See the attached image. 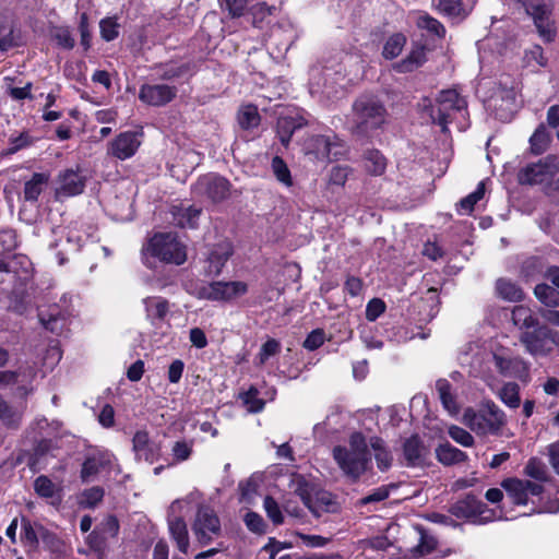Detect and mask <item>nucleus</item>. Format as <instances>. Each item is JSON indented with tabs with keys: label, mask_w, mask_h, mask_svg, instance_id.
<instances>
[{
	"label": "nucleus",
	"mask_w": 559,
	"mask_h": 559,
	"mask_svg": "<svg viewBox=\"0 0 559 559\" xmlns=\"http://www.w3.org/2000/svg\"><path fill=\"white\" fill-rule=\"evenodd\" d=\"M289 489L302 500L304 504L317 518L324 513H336L341 506L334 495L322 489L312 479L301 474H293L288 484Z\"/></svg>",
	"instance_id": "1"
},
{
	"label": "nucleus",
	"mask_w": 559,
	"mask_h": 559,
	"mask_svg": "<svg viewBox=\"0 0 559 559\" xmlns=\"http://www.w3.org/2000/svg\"><path fill=\"white\" fill-rule=\"evenodd\" d=\"M333 457L343 473L356 480L364 474L371 461L368 442L361 432L349 437V448L337 445L333 449Z\"/></svg>",
	"instance_id": "2"
},
{
	"label": "nucleus",
	"mask_w": 559,
	"mask_h": 559,
	"mask_svg": "<svg viewBox=\"0 0 559 559\" xmlns=\"http://www.w3.org/2000/svg\"><path fill=\"white\" fill-rule=\"evenodd\" d=\"M424 102H428L425 107L429 110L432 122L440 126L442 132L448 131L449 123H452L459 117L465 118L467 115L465 98L453 88L439 92L435 104H431L429 99Z\"/></svg>",
	"instance_id": "3"
},
{
	"label": "nucleus",
	"mask_w": 559,
	"mask_h": 559,
	"mask_svg": "<svg viewBox=\"0 0 559 559\" xmlns=\"http://www.w3.org/2000/svg\"><path fill=\"white\" fill-rule=\"evenodd\" d=\"M463 423L477 436H498L507 424V417L497 404L485 401L477 412L467 408L463 415Z\"/></svg>",
	"instance_id": "4"
},
{
	"label": "nucleus",
	"mask_w": 559,
	"mask_h": 559,
	"mask_svg": "<svg viewBox=\"0 0 559 559\" xmlns=\"http://www.w3.org/2000/svg\"><path fill=\"white\" fill-rule=\"evenodd\" d=\"M383 103L373 95H361L353 104L354 131L365 135L380 128L386 120Z\"/></svg>",
	"instance_id": "5"
},
{
	"label": "nucleus",
	"mask_w": 559,
	"mask_h": 559,
	"mask_svg": "<svg viewBox=\"0 0 559 559\" xmlns=\"http://www.w3.org/2000/svg\"><path fill=\"white\" fill-rule=\"evenodd\" d=\"M193 524H215L218 519L210 506L199 504L194 495H189L183 499L175 500L167 514L168 524H187L190 521Z\"/></svg>",
	"instance_id": "6"
},
{
	"label": "nucleus",
	"mask_w": 559,
	"mask_h": 559,
	"mask_svg": "<svg viewBox=\"0 0 559 559\" xmlns=\"http://www.w3.org/2000/svg\"><path fill=\"white\" fill-rule=\"evenodd\" d=\"M146 251L166 263L182 264L187 260L185 246L178 241L173 233H159L154 235L147 245Z\"/></svg>",
	"instance_id": "7"
},
{
	"label": "nucleus",
	"mask_w": 559,
	"mask_h": 559,
	"mask_svg": "<svg viewBox=\"0 0 559 559\" xmlns=\"http://www.w3.org/2000/svg\"><path fill=\"white\" fill-rule=\"evenodd\" d=\"M518 3L530 15L537 28L539 36L546 43L555 39L556 28L551 19L552 2L551 0H516Z\"/></svg>",
	"instance_id": "8"
},
{
	"label": "nucleus",
	"mask_w": 559,
	"mask_h": 559,
	"mask_svg": "<svg viewBox=\"0 0 559 559\" xmlns=\"http://www.w3.org/2000/svg\"><path fill=\"white\" fill-rule=\"evenodd\" d=\"M302 150L313 159L331 160L343 155L344 145L335 135H311L305 141Z\"/></svg>",
	"instance_id": "9"
},
{
	"label": "nucleus",
	"mask_w": 559,
	"mask_h": 559,
	"mask_svg": "<svg viewBox=\"0 0 559 559\" xmlns=\"http://www.w3.org/2000/svg\"><path fill=\"white\" fill-rule=\"evenodd\" d=\"M230 182L216 174H207L198 179L192 187L194 195L207 198L212 202H221L230 194Z\"/></svg>",
	"instance_id": "10"
},
{
	"label": "nucleus",
	"mask_w": 559,
	"mask_h": 559,
	"mask_svg": "<svg viewBox=\"0 0 559 559\" xmlns=\"http://www.w3.org/2000/svg\"><path fill=\"white\" fill-rule=\"evenodd\" d=\"M557 174H559L558 154H549L521 169L518 177L521 185H539L547 177H554Z\"/></svg>",
	"instance_id": "11"
},
{
	"label": "nucleus",
	"mask_w": 559,
	"mask_h": 559,
	"mask_svg": "<svg viewBox=\"0 0 559 559\" xmlns=\"http://www.w3.org/2000/svg\"><path fill=\"white\" fill-rule=\"evenodd\" d=\"M247 292L248 285L241 281L213 282L201 288L200 297L213 301H229Z\"/></svg>",
	"instance_id": "12"
},
{
	"label": "nucleus",
	"mask_w": 559,
	"mask_h": 559,
	"mask_svg": "<svg viewBox=\"0 0 559 559\" xmlns=\"http://www.w3.org/2000/svg\"><path fill=\"white\" fill-rule=\"evenodd\" d=\"M501 487L506 490L510 503L515 506H526L530 495L539 496L544 491L543 485L519 478L504 479Z\"/></svg>",
	"instance_id": "13"
},
{
	"label": "nucleus",
	"mask_w": 559,
	"mask_h": 559,
	"mask_svg": "<svg viewBox=\"0 0 559 559\" xmlns=\"http://www.w3.org/2000/svg\"><path fill=\"white\" fill-rule=\"evenodd\" d=\"M550 335V330L545 326H537L532 331L521 332L519 340L531 356L546 357L552 352V346L549 342Z\"/></svg>",
	"instance_id": "14"
},
{
	"label": "nucleus",
	"mask_w": 559,
	"mask_h": 559,
	"mask_svg": "<svg viewBox=\"0 0 559 559\" xmlns=\"http://www.w3.org/2000/svg\"><path fill=\"white\" fill-rule=\"evenodd\" d=\"M86 186V176L83 175L80 167L67 168L60 170L56 177V195L75 197L84 192Z\"/></svg>",
	"instance_id": "15"
},
{
	"label": "nucleus",
	"mask_w": 559,
	"mask_h": 559,
	"mask_svg": "<svg viewBox=\"0 0 559 559\" xmlns=\"http://www.w3.org/2000/svg\"><path fill=\"white\" fill-rule=\"evenodd\" d=\"M142 133L136 131H126L117 135L108 144V154L124 160L132 157L141 145Z\"/></svg>",
	"instance_id": "16"
},
{
	"label": "nucleus",
	"mask_w": 559,
	"mask_h": 559,
	"mask_svg": "<svg viewBox=\"0 0 559 559\" xmlns=\"http://www.w3.org/2000/svg\"><path fill=\"white\" fill-rule=\"evenodd\" d=\"M177 87L167 84H143L139 91V99L150 106H164L177 95Z\"/></svg>",
	"instance_id": "17"
},
{
	"label": "nucleus",
	"mask_w": 559,
	"mask_h": 559,
	"mask_svg": "<svg viewBox=\"0 0 559 559\" xmlns=\"http://www.w3.org/2000/svg\"><path fill=\"white\" fill-rule=\"evenodd\" d=\"M132 445L135 456L139 460H144L152 464L160 456L159 444L152 440L148 432L145 430H139L134 433Z\"/></svg>",
	"instance_id": "18"
},
{
	"label": "nucleus",
	"mask_w": 559,
	"mask_h": 559,
	"mask_svg": "<svg viewBox=\"0 0 559 559\" xmlns=\"http://www.w3.org/2000/svg\"><path fill=\"white\" fill-rule=\"evenodd\" d=\"M475 0H432V8L442 16L464 20L471 13Z\"/></svg>",
	"instance_id": "19"
},
{
	"label": "nucleus",
	"mask_w": 559,
	"mask_h": 559,
	"mask_svg": "<svg viewBox=\"0 0 559 559\" xmlns=\"http://www.w3.org/2000/svg\"><path fill=\"white\" fill-rule=\"evenodd\" d=\"M403 456L407 466H419L428 459L429 450L420 437L414 435L404 441Z\"/></svg>",
	"instance_id": "20"
},
{
	"label": "nucleus",
	"mask_w": 559,
	"mask_h": 559,
	"mask_svg": "<svg viewBox=\"0 0 559 559\" xmlns=\"http://www.w3.org/2000/svg\"><path fill=\"white\" fill-rule=\"evenodd\" d=\"M91 526H81V530L86 534L85 539L87 545L98 555H103L107 547V537H116L118 534V526H96L92 532H88Z\"/></svg>",
	"instance_id": "21"
},
{
	"label": "nucleus",
	"mask_w": 559,
	"mask_h": 559,
	"mask_svg": "<svg viewBox=\"0 0 559 559\" xmlns=\"http://www.w3.org/2000/svg\"><path fill=\"white\" fill-rule=\"evenodd\" d=\"M111 464V455L107 452H94L86 456L82 464L81 479L84 483L92 480L102 471L108 468Z\"/></svg>",
	"instance_id": "22"
},
{
	"label": "nucleus",
	"mask_w": 559,
	"mask_h": 559,
	"mask_svg": "<svg viewBox=\"0 0 559 559\" xmlns=\"http://www.w3.org/2000/svg\"><path fill=\"white\" fill-rule=\"evenodd\" d=\"M493 362L498 372L504 377H521L528 371L527 364L519 356L493 354Z\"/></svg>",
	"instance_id": "23"
},
{
	"label": "nucleus",
	"mask_w": 559,
	"mask_h": 559,
	"mask_svg": "<svg viewBox=\"0 0 559 559\" xmlns=\"http://www.w3.org/2000/svg\"><path fill=\"white\" fill-rule=\"evenodd\" d=\"M173 224L181 228H195L201 210L194 206H185L183 204L173 205L170 210Z\"/></svg>",
	"instance_id": "24"
},
{
	"label": "nucleus",
	"mask_w": 559,
	"mask_h": 559,
	"mask_svg": "<svg viewBox=\"0 0 559 559\" xmlns=\"http://www.w3.org/2000/svg\"><path fill=\"white\" fill-rule=\"evenodd\" d=\"M306 126V120L302 117L284 116L277 119L276 130L281 143L287 146L296 130Z\"/></svg>",
	"instance_id": "25"
},
{
	"label": "nucleus",
	"mask_w": 559,
	"mask_h": 559,
	"mask_svg": "<svg viewBox=\"0 0 559 559\" xmlns=\"http://www.w3.org/2000/svg\"><path fill=\"white\" fill-rule=\"evenodd\" d=\"M511 321L521 332L539 326L538 318L535 317L534 311L524 305L513 307Z\"/></svg>",
	"instance_id": "26"
},
{
	"label": "nucleus",
	"mask_w": 559,
	"mask_h": 559,
	"mask_svg": "<svg viewBox=\"0 0 559 559\" xmlns=\"http://www.w3.org/2000/svg\"><path fill=\"white\" fill-rule=\"evenodd\" d=\"M231 254L233 248L229 242L218 243L207 258L209 273L218 275Z\"/></svg>",
	"instance_id": "27"
},
{
	"label": "nucleus",
	"mask_w": 559,
	"mask_h": 559,
	"mask_svg": "<svg viewBox=\"0 0 559 559\" xmlns=\"http://www.w3.org/2000/svg\"><path fill=\"white\" fill-rule=\"evenodd\" d=\"M146 317L157 326V321H164L169 312V302L162 297H147L144 299Z\"/></svg>",
	"instance_id": "28"
},
{
	"label": "nucleus",
	"mask_w": 559,
	"mask_h": 559,
	"mask_svg": "<svg viewBox=\"0 0 559 559\" xmlns=\"http://www.w3.org/2000/svg\"><path fill=\"white\" fill-rule=\"evenodd\" d=\"M49 175L35 173L24 185V199L28 202H36L49 182Z\"/></svg>",
	"instance_id": "29"
},
{
	"label": "nucleus",
	"mask_w": 559,
	"mask_h": 559,
	"mask_svg": "<svg viewBox=\"0 0 559 559\" xmlns=\"http://www.w3.org/2000/svg\"><path fill=\"white\" fill-rule=\"evenodd\" d=\"M416 532L419 536V543L411 549L412 558L414 559L432 552L438 546L437 538L423 526H416Z\"/></svg>",
	"instance_id": "30"
},
{
	"label": "nucleus",
	"mask_w": 559,
	"mask_h": 559,
	"mask_svg": "<svg viewBox=\"0 0 559 559\" xmlns=\"http://www.w3.org/2000/svg\"><path fill=\"white\" fill-rule=\"evenodd\" d=\"M436 456L441 464L447 466L459 464L467 460L466 453L453 447L450 442L439 444L436 449Z\"/></svg>",
	"instance_id": "31"
},
{
	"label": "nucleus",
	"mask_w": 559,
	"mask_h": 559,
	"mask_svg": "<svg viewBox=\"0 0 559 559\" xmlns=\"http://www.w3.org/2000/svg\"><path fill=\"white\" fill-rule=\"evenodd\" d=\"M23 412L12 406L0 395V423L9 429H17L21 425Z\"/></svg>",
	"instance_id": "32"
},
{
	"label": "nucleus",
	"mask_w": 559,
	"mask_h": 559,
	"mask_svg": "<svg viewBox=\"0 0 559 559\" xmlns=\"http://www.w3.org/2000/svg\"><path fill=\"white\" fill-rule=\"evenodd\" d=\"M426 50L424 47L413 49L409 55L397 62L394 68L400 73H407L416 70L426 62Z\"/></svg>",
	"instance_id": "33"
},
{
	"label": "nucleus",
	"mask_w": 559,
	"mask_h": 559,
	"mask_svg": "<svg viewBox=\"0 0 559 559\" xmlns=\"http://www.w3.org/2000/svg\"><path fill=\"white\" fill-rule=\"evenodd\" d=\"M365 169L372 176H381L386 169V158L378 150H368L364 154Z\"/></svg>",
	"instance_id": "34"
},
{
	"label": "nucleus",
	"mask_w": 559,
	"mask_h": 559,
	"mask_svg": "<svg viewBox=\"0 0 559 559\" xmlns=\"http://www.w3.org/2000/svg\"><path fill=\"white\" fill-rule=\"evenodd\" d=\"M369 445L374 452L377 466L380 471H388L392 465V454L385 448L384 441L379 437H372L369 440Z\"/></svg>",
	"instance_id": "35"
},
{
	"label": "nucleus",
	"mask_w": 559,
	"mask_h": 559,
	"mask_svg": "<svg viewBox=\"0 0 559 559\" xmlns=\"http://www.w3.org/2000/svg\"><path fill=\"white\" fill-rule=\"evenodd\" d=\"M436 389L443 407L450 414H456L459 411V405L456 403L455 396L452 393L451 383L447 379H439L436 382Z\"/></svg>",
	"instance_id": "36"
},
{
	"label": "nucleus",
	"mask_w": 559,
	"mask_h": 559,
	"mask_svg": "<svg viewBox=\"0 0 559 559\" xmlns=\"http://www.w3.org/2000/svg\"><path fill=\"white\" fill-rule=\"evenodd\" d=\"M39 320L46 330L59 334L66 326L64 316L57 309H50L48 312L40 311Z\"/></svg>",
	"instance_id": "37"
},
{
	"label": "nucleus",
	"mask_w": 559,
	"mask_h": 559,
	"mask_svg": "<svg viewBox=\"0 0 559 559\" xmlns=\"http://www.w3.org/2000/svg\"><path fill=\"white\" fill-rule=\"evenodd\" d=\"M551 142V135L545 124H539L530 138L531 152L534 155H542L547 151Z\"/></svg>",
	"instance_id": "38"
},
{
	"label": "nucleus",
	"mask_w": 559,
	"mask_h": 559,
	"mask_svg": "<svg viewBox=\"0 0 559 559\" xmlns=\"http://www.w3.org/2000/svg\"><path fill=\"white\" fill-rule=\"evenodd\" d=\"M53 449H55V444H53L52 440H49V439L39 440L35 444V447L33 449V453L29 456L28 466L34 471L40 469L43 459L46 455H48Z\"/></svg>",
	"instance_id": "39"
},
{
	"label": "nucleus",
	"mask_w": 559,
	"mask_h": 559,
	"mask_svg": "<svg viewBox=\"0 0 559 559\" xmlns=\"http://www.w3.org/2000/svg\"><path fill=\"white\" fill-rule=\"evenodd\" d=\"M416 25L418 28L425 29L438 38L445 36V27L443 24L426 12L418 13Z\"/></svg>",
	"instance_id": "40"
},
{
	"label": "nucleus",
	"mask_w": 559,
	"mask_h": 559,
	"mask_svg": "<svg viewBox=\"0 0 559 559\" xmlns=\"http://www.w3.org/2000/svg\"><path fill=\"white\" fill-rule=\"evenodd\" d=\"M496 288L498 295L504 300L516 302L523 299V290L515 283L509 280H498Z\"/></svg>",
	"instance_id": "41"
},
{
	"label": "nucleus",
	"mask_w": 559,
	"mask_h": 559,
	"mask_svg": "<svg viewBox=\"0 0 559 559\" xmlns=\"http://www.w3.org/2000/svg\"><path fill=\"white\" fill-rule=\"evenodd\" d=\"M535 297L545 306L556 308L559 306V290L554 286L542 283L534 288Z\"/></svg>",
	"instance_id": "42"
},
{
	"label": "nucleus",
	"mask_w": 559,
	"mask_h": 559,
	"mask_svg": "<svg viewBox=\"0 0 559 559\" xmlns=\"http://www.w3.org/2000/svg\"><path fill=\"white\" fill-rule=\"evenodd\" d=\"M501 402L510 408H518L521 404L520 386L515 382H507L498 391Z\"/></svg>",
	"instance_id": "43"
},
{
	"label": "nucleus",
	"mask_w": 559,
	"mask_h": 559,
	"mask_svg": "<svg viewBox=\"0 0 559 559\" xmlns=\"http://www.w3.org/2000/svg\"><path fill=\"white\" fill-rule=\"evenodd\" d=\"M524 474L539 483H544L549 479V473L546 464L537 457L528 460L524 467Z\"/></svg>",
	"instance_id": "44"
},
{
	"label": "nucleus",
	"mask_w": 559,
	"mask_h": 559,
	"mask_svg": "<svg viewBox=\"0 0 559 559\" xmlns=\"http://www.w3.org/2000/svg\"><path fill=\"white\" fill-rule=\"evenodd\" d=\"M406 44V37L402 33H395L384 44L382 56L388 59L396 58Z\"/></svg>",
	"instance_id": "45"
},
{
	"label": "nucleus",
	"mask_w": 559,
	"mask_h": 559,
	"mask_svg": "<svg viewBox=\"0 0 559 559\" xmlns=\"http://www.w3.org/2000/svg\"><path fill=\"white\" fill-rule=\"evenodd\" d=\"M238 122L242 129H252L259 126L260 115L253 105H245L239 109Z\"/></svg>",
	"instance_id": "46"
},
{
	"label": "nucleus",
	"mask_w": 559,
	"mask_h": 559,
	"mask_svg": "<svg viewBox=\"0 0 559 559\" xmlns=\"http://www.w3.org/2000/svg\"><path fill=\"white\" fill-rule=\"evenodd\" d=\"M61 246V250L57 252L58 263L63 265L67 261L66 254L78 252L81 248V238L74 235H68L64 242L53 243L51 247L58 248Z\"/></svg>",
	"instance_id": "47"
},
{
	"label": "nucleus",
	"mask_w": 559,
	"mask_h": 559,
	"mask_svg": "<svg viewBox=\"0 0 559 559\" xmlns=\"http://www.w3.org/2000/svg\"><path fill=\"white\" fill-rule=\"evenodd\" d=\"M43 526H22L21 540L25 547L35 549L38 546V536L45 540L48 535L44 533Z\"/></svg>",
	"instance_id": "48"
},
{
	"label": "nucleus",
	"mask_w": 559,
	"mask_h": 559,
	"mask_svg": "<svg viewBox=\"0 0 559 559\" xmlns=\"http://www.w3.org/2000/svg\"><path fill=\"white\" fill-rule=\"evenodd\" d=\"M240 399L250 413H259L264 408L265 402L259 397V391L255 388L241 393Z\"/></svg>",
	"instance_id": "49"
},
{
	"label": "nucleus",
	"mask_w": 559,
	"mask_h": 559,
	"mask_svg": "<svg viewBox=\"0 0 559 559\" xmlns=\"http://www.w3.org/2000/svg\"><path fill=\"white\" fill-rule=\"evenodd\" d=\"M281 350V343L275 338L267 340L262 344L259 354L255 357V365L263 366L272 356H275Z\"/></svg>",
	"instance_id": "50"
},
{
	"label": "nucleus",
	"mask_w": 559,
	"mask_h": 559,
	"mask_svg": "<svg viewBox=\"0 0 559 559\" xmlns=\"http://www.w3.org/2000/svg\"><path fill=\"white\" fill-rule=\"evenodd\" d=\"M104 489L99 486L85 489L80 497V504L85 508H93L103 500Z\"/></svg>",
	"instance_id": "51"
},
{
	"label": "nucleus",
	"mask_w": 559,
	"mask_h": 559,
	"mask_svg": "<svg viewBox=\"0 0 559 559\" xmlns=\"http://www.w3.org/2000/svg\"><path fill=\"white\" fill-rule=\"evenodd\" d=\"M272 169L276 179L283 185L290 187L293 185L290 171L284 160L275 156L272 160Z\"/></svg>",
	"instance_id": "52"
},
{
	"label": "nucleus",
	"mask_w": 559,
	"mask_h": 559,
	"mask_svg": "<svg viewBox=\"0 0 559 559\" xmlns=\"http://www.w3.org/2000/svg\"><path fill=\"white\" fill-rule=\"evenodd\" d=\"M51 36L52 39L57 43V45L64 49L70 50L75 45V40L72 37V34L68 27H56Z\"/></svg>",
	"instance_id": "53"
},
{
	"label": "nucleus",
	"mask_w": 559,
	"mask_h": 559,
	"mask_svg": "<svg viewBox=\"0 0 559 559\" xmlns=\"http://www.w3.org/2000/svg\"><path fill=\"white\" fill-rule=\"evenodd\" d=\"M195 539L200 545H206L213 536H218L221 526H192Z\"/></svg>",
	"instance_id": "54"
},
{
	"label": "nucleus",
	"mask_w": 559,
	"mask_h": 559,
	"mask_svg": "<svg viewBox=\"0 0 559 559\" xmlns=\"http://www.w3.org/2000/svg\"><path fill=\"white\" fill-rule=\"evenodd\" d=\"M35 491L45 498H51L55 495L56 486L47 476H39L34 481Z\"/></svg>",
	"instance_id": "55"
},
{
	"label": "nucleus",
	"mask_w": 559,
	"mask_h": 559,
	"mask_svg": "<svg viewBox=\"0 0 559 559\" xmlns=\"http://www.w3.org/2000/svg\"><path fill=\"white\" fill-rule=\"evenodd\" d=\"M350 174L352 168L349 166H334L330 171L329 183L335 186H344Z\"/></svg>",
	"instance_id": "56"
},
{
	"label": "nucleus",
	"mask_w": 559,
	"mask_h": 559,
	"mask_svg": "<svg viewBox=\"0 0 559 559\" xmlns=\"http://www.w3.org/2000/svg\"><path fill=\"white\" fill-rule=\"evenodd\" d=\"M263 507L267 516L274 524H281L283 522L281 508L274 498L266 496L263 501Z\"/></svg>",
	"instance_id": "57"
},
{
	"label": "nucleus",
	"mask_w": 559,
	"mask_h": 559,
	"mask_svg": "<svg viewBox=\"0 0 559 559\" xmlns=\"http://www.w3.org/2000/svg\"><path fill=\"white\" fill-rule=\"evenodd\" d=\"M17 247L16 235L11 229L0 231V254L12 252Z\"/></svg>",
	"instance_id": "58"
},
{
	"label": "nucleus",
	"mask_w": 559,
	"mask_h": 559,
	"mask_svg": "<svg viewBox=\"0 0 559 559\" xmlns=\"http://www.w3.org/2000/svg\"><path fill=\"white\" fill-rule=\"evenodd\" d=\"M449 436L463 447H472L474 444L473 436L459 426H451L448 430Z\"/></svg>",
	"instance_id": "59"
},
{
	"label": "nucleus",
	"mask_w": 559,
	"mask_h": 559,
	"mask_svg": "<svg viewBox=\"0 0 559 559\" xmlns=\"http://www.w3.org/2000/svg\"><path fill=\"white\" fill-rule=\"evenodd\" d=\"M100 36L104 40L110 41L118 36V24L114 19H103L99 23Z\"/></svg>",
	"instance_id": "60"
},
{
	"label": "nucleus",
	"mask_w": 559,
	"mask_h": 559,
	"mask_svg": "<svg viewBox=\"0 0 559 559\" xmlns=\"http://www.w3.org/2000/svg\"><path fill=\"white\" fill-rule=\"evenodd\" d=\"M385 311V304L380 298L371 299L366 307V319L370 322L376 321Z\"/></svg>",
	"instance_id": "61"
},
{
	"label": "nucleus",
	"mask_w": 559,
	"mask_h": 559,
	"mask_svg": "<svg viewBox=\"0 0 559 559\" xmlns=\"http://www.w3.org/2000/svg\"><path fill=\"white\" fill-rule=\"evenodd\" d=\"M325 341V333L322 329L313 330L308 334L302 346L308 350L318 349Z\"/></svg>",
	"instance_id": "62"
},
{
	"label": "nucleus",
	"mask_w": 559,
	"mask_h": 559,
	"mask_svg": "<svg viewBox=\"0 0 559 559\" xmlns=\"http://www.w3.org/2000/svg\"><path fill=\"white\" fill-rule=\"evenodd\" d=\"M189 71L188 64H165L163 67V72L160 73L162 80H174L177 78H181Z\"/></svg>",
	"instance_id": "63"
},
{
	"label": "nucleus",
	"mask_w": 559,
	"mask_h": 559,
	"mask_svg": "<svg viewBox=\"0 0 559 559\" xmlns=\"http://www.w3.org/2000/svg\"><path fill=\"white\" fill-rule=\"evenodd\" d=\"M170 532L179 550L186 554L189 547L187 526H170Z\"/></svg>",
	"instance_id": "64"
}]
</instances>
